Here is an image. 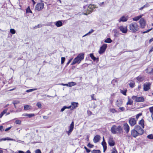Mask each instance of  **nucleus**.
I'll list each match as a JSON object with an SVG mask.
<instances>
[{"mask_svg":"<svg viewBox=\"0 0 153 153\" xmlns=\"http://www.w3.org/2000/svg\"><path fill=\"white\" fill-rule=\"evenodd\" d=\"M144 132V130L137 125H136L134 128L131 130V135L134 138H136L139 135H142Z\"/></svg>","mask_w":153,"mask_h":153,"instance_id":"obj_1","label":"nucleus"},{"mask_svg":"<svg viewBox=\"0 0 153 153\" xmlns=\"http://www.w3.org/2000/svg\"><path fill=\"white\" fill-rule=\"evenodd\" d=\"M95 8L96 6L92 4L84 6L82 10L83 13L84 15H88L91 13Z\"/></svg>","mask_w":153,"mask_h":153,"instance_id":"obj_2","label":"nucleus"},{"mask_svg":"<svg viewBox=\"0 0 153 153\" xmlns=\"http://www.w3.org/2000/svg\"><path fill=\"white\" fill-rule=\"evenodd\" d=\"M111 131L113 134H120L123 133V128L120 126L117 127L115 125H113L111 128Z\"/></svg>","mask_w":153,"mask_h":153,"instance_id":"obj_3","label":"nucleus"},{"mask_svg":"<svg viewBox=\"0 0 153 153\" xmlns=\"http://www.w3.org/2000/svg\"><path fill=\"white\" fill-rule=\"evenodd\" d=\"M84 58V54L83 53H80L73 60L72 62L71 63V65H73L77 63L79 64L81 61L83 60Z\"/></svg>","mask_w":153,"mask_h":153,"instance_id":"obj_4","label":"nucleus"},{"mask_svg":"<svg viewBox=\"0 0 153 153\" xmlns=\"http://www.w3.org/2000/svg\"><path fill=\"white\" fill-rule=\"evenodd\" d=\"M128 28L131 32L135 33L139 30V26L137 23L133 22L129 25Z\"/></svg>","mask_w":153,"mask_h":153,"instance_id":"obj_5","label":"nucleus"},{"mask_svg":"<svg viewBox=\"0 0 153 153\" xmlns=\"http://www.w3.org/2000/svg\"><path fill=\"white\" fill-rule=\"evenodd\" d=\"M44 4L42 2L38 3L36 5L35 10L38 11L41 10L44 7Z\"/></svg>","mask_w":153,"mask_h":153,"instance_id":"obj_6","label":"nucleus"},{"mask_svg":"<svg viewBox=\"0 0 153 153\" xmlns=\"http://www.w3.org/2000/svg\"><path fill=\"white\" fill-rule=\"evenodd\" d=\"M137 120L134 118L131 117L128 119V123L131 126H133L137 123Z\"/></svg>","mask_w":153,"mask_h":153,"instance_id":"obj_7","label":"nucleus"},{"mask_svg":"<svg viewBox=\"0 0 153 153\" xmlns=\"http://www.w3.org/2000/svg\"><path fill=\"white\" fill-rule=\"evenodd\" d=\"M107 48V45L106 44H103L101 46L99 51L98 52L100 54L103 53L105 51Z\"/></svg>","mask_w":153,"mask_h":153,"instance_id":"obj_8","label":"nucleus"},{"mask_svg":"<svg viewBox=\"0 0 153 153\" xmlns=\"http://www.w3.org/2000/svg\"><path fill=\"white\" fill-rule=\"evenodd\" d=\"M108 142V145L110 146H113L115 144V142L114 140L113 137L110 136L109 137Z\"/></svg>","mask_w":153,"mask_h":153,"instance_id":"obj_9","label":"nucleus"},{"mask_svg":"<svg viewBox=\"0 0 153 153\" xmlns=\"http://www.w3.org/2000/svg\"><path fill=\"white\" fill-rule=\"evenodd\" d=\"M132 98H135V101L137 102H143L145 101V99L143 97H137V96H133Z\"/></svg>","mask_w":153,"mask_h":153,"instance_id":"obj_10","label":"nucleus"},{"mask_svg":"<svg viewBox=\"0 0 153 153\" xmlns=\"http://www.w3.org/2000/svg\"><path fill=\"white\" fill-rule=\"evenodd\" d=\"M151 83L149 82L145 83L143 84V90L145 91H148L150 88Z\"/></svg>","mask_w":153,"mask_h":153,"instance_id":"obj_11","label":"nucleus"},{"mask_svg":"<svg viewBox=\"0 0 153 153\" xmlns=\"http://www.w3.org/2000/svg\"><path fill=\"white\" fill-rule=\"evenodd\" d=\"M139 23L140 27L142 28H144L145 27L146 22L143 18H141L139 21Z\"/></svg>","mask_w":153,"mask_h":153,"instance_id":"obj_12","label":"nucleus"},{"mask_svg":"<svg viewBox=\"0 0 153 153\" xmlns=\"http://www.w3.org/2000/svg\"><path fill=\"white\" fill-rule=\"evenodd\" d=\"M74 122L73 121L69 127L68 131H67V134L68 135H69L71 134V132L73 131L74 128Z\"/></svg>","mask_w":153,"mask_h":153,"instance_id":"obj_13","label":"nucleus"},{"mask_svg":"<svg viewBox=\"0 0 153 153\" xmlns=\"http://www.w3.org/2000/svg\"><path fill=\"white\" fill-rule=\"evenodd\" d=\"M123 128L126 134H128L130 131V127L126 123L123 124Z\"/></svg>","mask_w":153,"mask_h":153,"instance_id":"obj_14","label":"nucleus"},{"mask_svg":"<svg viewBox=\"0 0 153 153\" xmlns=\"http://www.w3.org/2000/svg\"><path fill=\"white\" fill-rule=\"evenodd\" d=\"M119 28L120 31L122 32L123 33H126L128 31L127 27V26L124 27L123 26H120L119 27Z\"/></svg>","mask_w":153,"mask_h":153,"instance_id":"obj_15","label":"nucleus"},{"mask_svg":"<svg viewBox=\"0 0 153 153\" xmlns=\"http://www.w3.org/2000/svg\"><path fill=\"white\" fill-rule=\"evenodd\" d=\"M139 126L143 129L145 127V121L143 119H142L138 122Z\"/></svg>","mask_w":153,"mask_h":153,"instance_id":"obj_16","label":"nucleus"},{"mask_svg":"<svg viewBox=\"0 0 153 153\" xmlns=\"http://www.w3.org/2000/svg\"><path fill=\"white\" fill-rule=\"evenodd\" d=\"M76 83L74 82H68V84L62 83L61 85L64 86H67V87H71L76 85Z\"/></svg>","mask_w":153,"mask_h":153,"instance_id":"obj_17","label":"nucleus"},{"mask_svg":"<svg viewBox=\"0 0 153 153\" xmlns=\"http://www.w3.org/2000/svg\"><path fill=\"white\" fill-rule=\"evenodd\" d=\"M101 144L103 147V152H104L107 149V144L105 140L104 137H103V140Z\"/></svg>","mask_w":153,"mask_h":153,"instance_id":"obj_18","label":"nucleus"},{"mask_svg":"<svg viewBox=\"0 0 153 153\" xmlns=\"http://www.w3.org/2000/svg\"><path fill=\"white\" fill-rule=\"evenodd\" d=\"M101 137L100 135L97 134L94 136L93 141L94 143H96L98 142L100 140Z\"/></svg>","mask_w":153,"mask_h":153,"instance_id":"obj_19","label":"nucleus"},{"mask_svg":"<svg viewBox=\"0 0 153 153\" xmlns=\"http://www.w3.org/2000/svg\"><path fill=\"white\" fill-rule=\"evenodd\" d=\"M123 104V101L122 99L117 100L116 101V105L117 107H120Z\"/></svg>","mask_w":153,"mask_h":153,"instance_id":"obj_20","label":"nucleus"},{"mask_svg":"<svg viewBox=\"0 0 153 153\" xmlns=\"http://www.w3.org/2000/svg\"><path fill=\"white\" fill-rule=\"evenodd\" d=\"M78 105L79 104L78 102H71V105L70 106H71V109L73 110L78 107Z\"/></svg>","mask_w":153,"mask_h":153,"instance_id":"obj_21","label":"nucleus"},{"mask_svg":"<svg viewBox=\"0 0 153 153\" xmlns=\"http://www.w3.org/2000/svg\"><path fill=\"white\" fill-rule=\"evenodd\" d=\"M128 20V18L127 17H126L125 16H122L119 20L118 21L119 22H126Z\"/></svg>","mask_w":153,"mask_h":153,"instance_id":"obj_22","label":"nucleus"},{"mask_svg":"<svg viewBox=\"0 0 153 153\" xmlns=\"http://www.w3.org/2000/svg\"><path fill=\"white\" fill-rule=\"evenodd\" d=\"M90 57L94 61H97V62H98L99 61V58H96L95 57L94 54L92 53H90L89 55Z\"/></svg>","mask_w":153,"mask_h":153,"instance_id":"obj_23","label":"nucleus"},{"mask_svg":"<svg viewBox=\"0 0 153 153\" xmlns=\"http://www.w3.org/2000/svg\"><path fill=\"white\" fill-rule=\"evenodd\" d=\"M24 108L25 110L27 111L29 109H31L32 107L30 105H26L24 106Z\"/></svg>","mask_w":153,"mask_h":153,"instance_id":"obj_24","label":"nucleus"},{"mask_svg":"<svg viewBox=\"0 0 153 153\" xmlns=\"http://www.w3.org/2000/svg\"><path fill=\"white\" fill-rule=\"evenodd\" d=\"M55 25L57 27H60L62 25V23L61 21H58L55 22Z\"/></svg>","mask_w":153,"mask_h":153,"instance_id":"obj_25","label":"nucleus"},{"mask_svg":"<svg viewBox=\"0 0 153 153\" xmlns=\"http://www.w3.org/2000/svg\"><path fill=\"white\" fill-rule=\"evenodd\" d=\"M142 16V15H140V16L135 17L132 18V20L133 21H137L140 19Z\"/></svg>","mask_w":153,"mask_h":153,"instance_id":"obj_26","label":"nucleus"},{"mask_svg":"<svg viewBox=\"0 0 153 153\" xmlns=\"http://www.w3.org/2000/svg\"><path fill=\"white\" fill-rule=\"evenodd\" d=\"M127 91V90L126 88L125 89H124L123 90H120V92L125 96L127 95L126 93Z\"/></svg>","mask_w":153,"mask_h":153,"instance_id":"obj_27","label":"nucleus"},{"mask_svg":"<svg viewBox=\"0 0 153 153\" xmlns=\"http://www.w3.org/2000/svg\"><path fill=\"white\" fill-rule=\"evenodd\" d=\"M136 79L140 82L143 81L144 80L143 77L141 76H139L136 78Z\"/></svg>","mask_w":153,"mask_h":153,"instance_id":"obj_28","label":"nucleus"},{"mask_svg":"<svg viewBox=\"0 0 153 153\" xmlns=\"http://www.w3.org/2000/svg\"><path fill=\"white\" fill-rule=\"evenodd\" d=\"M128 101L126 103V105H132L133 103V100L129 98L128 97Z\"/></svg>","mask_w":153,"mask_h":153,"instance_id":"obj_29","label":"nucleus"},{"mask_svg":"<svg viewBox=\"0 0 153 153\" xmlns=\"http://www.w3.org/2000/svg\"><path fill=\"white\" fill-rule=\"evenodd\" d=\"M35 114H25L24 116H27L29 118H30L32 117H34L35 116Z\"/></svg>","mask_w":153,"mask_h":153,"instance_id":"obj_30","label":"nucleus"},{"mask_svg":"<svg viewBox=\"0 0 153 153\" xmlns=\"http://www.w3.org/2000/svg\"><path fill=\"white\" fill-rule=\"evenodd\" d=\"M130 87L131 88L134 87L135 86V84L134 81H132L129 84Z\"/></svg>","mask_w":153,"mask_h":153,"instance_id":"obj_31","label":"nucleus"},{"mask_svg":"<svg viewBox=\"0 0 153 153\" xmlns=\"http://www.w3.org/2000/svg\"><path fill=\"white\" fill-rule=\"evenodd\" d=\"M71 108V106H64L61 108L60 111L63 112L66 109H70Z\"/></svg>","mask_w":153,"mask_h":153,"instance_id":"obj_32","label":"nucleus"},{"mask_svg":"<svg viewBox=\"0 0 153 153\" xmlns=\"http://www.w3.org/2000/svg\"><path fill=\"white\" fill-rule=\"evenodd\" d=\"M112 41L110 38H107L104 41V42L107 43H110L112 42Z\"/></svg>","mask_w":153,"mask_h":153,"instance_id":"obj_33","label":"nucleus"},{"mask_svg":"<svg viewBox=\"0 0 153 153\" xmlns=\"http://www.w3.org/2000/svg\"><path fill=\"white\" fill-rule=\"evenodd\" d=\"M92 153H101V152L100 150L94 149L91 151Z\"/></svg>","mask_w":153,"mask_h":153,"instance_id":"obj_34","label":"nucleus"},{"mask_svg":"<svg viewBox=\"0 0 153 153\" xmlns=\"http://www.w3.org/2000/svg\"><path fill=\"white\" fill-rule=\"evenodd\" d=\"M109 111L113 113L117 112V111L114 108H110Z\"/></svg>","mask_w":153,"mask_h":153,"instance_id":"obj_35","label":"nucleus"},{"mask_svg":"<svg viewBox=\"0 0 153 153\" xmlns=\"http://www.w3.org/2000/svg\"><path fill=\"white\" fill-rule=\"evenodd\" d=\"M26 12L27 13H32V12L30 10V7L29 6H28V7L27 8L26 10Z\"/></svg>","mask_w":153,"mask_h":153,"instance_id":"obj_36","label":"nucleus"},{"mask_svg":"<svg viewBox=\"0 0 153 153\" xmlns=\"http://www.w3.org/2000/svg\"><path fill=\"white\" fill-rule=\"evenodd\" d=\"M142 115V113H139L137 114L136 116V120H137L138 118H139V117L141 116Z\"/></svg>","mask_w":153,"mask_h":153,"instance_id":"obj_37","label":"nucleus"},{"mask_svg":"<svg viewBox=\"0 0 153 153\" xmlns=\"http://www.w3.org/2000/svg\"><path fill=\"white\" fill-rule=\"evenodd\" d=\"M119 109L120 110L119 111V112L121 111H123L125 110V108L123 107H119Z\"/></svg>","mask_w":153,"mask_h":153,"instance_id":"obj_38","label":"nucleus"},{"mask_svg":"<svg viewBox=\"0 0 153 153\" xmlns=\"http://www.w3.org/2000/svg\"><path fill=\"white\" fill-rule=\"evenodd\" d=\"M147 138L150 139H153V134H150L148 135L147 136Z\"/></svg>","mask_w":153,"mask_h":153,"instance_id":"obj_39","label":"nucleus"},{"mask_svg":"<svg viewBox=\"0 0 153 153\" xmlns=\"http://www.w3.org/2000/svg\"><path fill=\"white\" fill-rule=\"evenodd\" d=\"M10 33L12 34H14L16 33V31L13 29H10Z\"/></svg>","mask_w":153,"mask_h":153,"instance_id":"obj_40","label":"nucleus"},{"mask_svg":"<svg viewBox=\"0 0 153 153\" xmlns=\"http://www.w3.org/2000/svg\"><path fill=\"white\" fill-rule=\"evenodd\" d=\"M36 106L39 108H42V105L40 102H38L36 103Z\"/></svg>","mask_w":153,"mask_h":153,"instance_id":"obj_41","label":"nucleus"},{"mask_svg":"<svg viewBox=\"0 0 153 153\" xmlns=\"http://www.w3.org/2000/svg\"><path fill=\"white\" fill-rule=\"evenodd\" d=\"M65 60V58L64 57H62L61 58V64H63Z\"/></svg>","mask_w":153,"mask_h":153,"instance_id":"obj_42","label":"nucleus"},{"mask_svg":"<svg viewBox=\"0 0 153 153\" xmlns=\"http://www.w3.org/2000/svg\"><path fill=\"white\" fill-rule=\"evenodd\" d=\"M117 150L115 148H113V150L112 151L111 153H117Z\"/></svg>","mask_w":153,"mask_h":153,"instance_id":"obj_43","label":"nucleus"},{"mask_svg":"<svg viewBox=\"0 0 153 153\" xmlns=\"http://www.w3.org/2000/svg\"><path fill=\"white\" fill-rule=\"evenodd\" d=\"M15 123L17 124H20L21 123V121L20 120H16Z\"/></svg>","mask_w":153,"mask_h":153,"instance_id":"obj_44","label":"nucleus"},{"mask_svg":"<svg viewBox=\"0 0 153 153\" xmlns=\"http://www.w3.org/2000/svg\"><path fill=\"white\" fill-rule=\"evenodd\" d=\"M149 110L151 114H153V106L149 108Z\"/></svg>","mask_w":153,"mask_h":153,"instance_id":"obj_45","label":"nucleus"},{"mask_svg":"<svg viewBox=\"0 0 153 153\" xmlns=\"http://www.w3.org/2000/svg\"><path fill=\"white\" fill-rule=\"evenodd\" d=\"M94 30L93 29H91L90 31L88 33L85 34L83 36H85L88 34H90L94 32Z\"/></svg>","mask_w":153,"mask_h":153,"instance_id":"obj_46","label":"nucleus"},{"mask_svg":"<svg viewBox=\"0 0 153 153\" xmlns=\"http://www.w3.org/2000/svg\"><path fill=\"white\" fill-rule=\"evenodd\" d=\"M7 111V109H5L3 111L1 112V115L3 116V115L5 114V113H6Z\"/></svg>","mask_w":153,"mask_h":153,"instance_id":"obj_47","label":"nucleus"},{"mask_svg":"<svg viewBox=\"0 0 153 153\" xmlns=\"http://www.w3.org/2000/svg\"><path fill=\"white\" fill-rule=\"evenodd\" d=\"M13 103L14 104V105H15H15L16 104H17L19 103V101L18 100L14 101L13 102Z\"/></svg>","mask_w":153,"mask_h":153,"instance_id":"obj_48","label":"nucleus"},{"mask_svg":"<svg viewBox=\"0 0 153 153\" xmlns=\"http://www.w3.org/2000/svg\"><path fill=\"white\" fill-rule=\"evenodd\" d=\"M84 148L85 149L87 153H89L90 152L91 150L88 149L85 146H84Z\"/></svg>","mask_w":153,"mask_h":153,"instance_id":"obj_49","label":"nucleus"},{"mask_svg":"<svg viewBox=\"0 0 153 153\" xmlns=\"http://www.w3.org/2000/svg\"><path fill=\"white\" fill-rule=\"evenodd\" d=\"M109 102L110 103V104L111 105H112L113 104V101H114V99L112 98H110L109 99Z\"/></svg>","mask_w":153,"mask_h":153,"instance_id":"obj_50","label":"nucleus"},{"mask_svg":"<svg viewBox=\"0 0 153 153\" xmlns=\"http://www.w3.org/2000/svg\"><path fill=\"white\" fill-rule=\"evenodd\" d=\"M94 94H92L91 95V100H96V98L94 97Z\"/></svg>","mask_w":153,"mask_h":153,"instance_id":"obj_51","label":"nucleus"},{"mask_svg":"<svg viewBox=\"0 0 153 153\" xmlns=\"http://www.w3.org/2000/svg\"><path fill=\"white\" fill-rule=\"evenodd\" d=\"M87 146L90 148H92L94 147V146L89 143L88 144Z\"/></svg>","mask_w":153,"mask_h":153,"instance_id":"obj_52","label":"nucleus"},{"mask_svg":"<svg viewBox=\"0 0 153 153\" xmlns=\"http://www.w3.org/2000/svg\"><path fill=\"white\" fill-rule=\"evenodd\" d=\"M35 90H36V89H30L27 90L26 91L27 92H30L32 91H34Z\"/></svg>","mask_w":153,"mask_h":153,"instance_id":"obj_53","label":"nucleus"},{"mask_svg":"<svg viewBox=\"0 0 153 153\" xmlns=\"http://www.w3.org/2000/svg\"><path fill=\"white\" fill-rule=\"evenodd\" d=\"M1 140H11V139H10V138H3L2 139H1Z\"/></svg>","mask_w":153,"mask_h":153,"instance_id":"obj_54","label":"nucleus"},{"mask_svg":"<svg viewBox=\"0 0 153 153\" xmlns=\"http://www.w3.org/2000/svg\"><path fill=\"white\" fill-rule=\"evenodd\" d=\"M87 114L88 116H91L92 114V112L90 110L87 111Z\"/></svg>","mask_w":153,"mask_h":153,"instance_id":"obj_55","label":"nucleus"},{"mask_svg":"<svg viewBox=\"0 0 153 153\" xmlns=\"http://www.w3.org/2000/svg\"><path fill=\"white\" fill-rule=\"evenodd\" d=\"M35 153H42V152L39 149H37L36 150Z\"/></svg>","mask_w":153,"mask_h":153,"instance_id":"obj_56","label":"nucleus"},{"mask_svg":"<svg viewBox=\"0 0 153 153\" xmlns=\"http://www.w3.org/2000/svg\"><path fill=\"white\" fill-rule=\"evenodd\" d=\"M141 87H142V86H141V85H139L138 86V88H137V90L138 91H140V89L141 88Z\"/></svg>","mask_w":153,"mask_h":153,"instance_id":"obj_57","label":"nucleus"},{"mask_svg":"<svg viewBox=\"0 0 153 153\" xmlns=\"http://www.w3.org/2000/svg\"><path fill=\"white\" fill-rule=\"evenodd\" d=\"M149 74L150 75H153V68H152L151 71H150L149 72Z\"/></svg>","mask_w":153,"mask_h":153,"instance_id":"obj_58","label":"nucleus"},{"mask_svg":"<svg viewBox=\"0 0 153 153\" xmlns=\"http://www.w3.org/2000/svg\"><path fill=\"white\" fill-rule=\"evenodd\" d=\"M152 29V28H151L150 29L148 30H146V31L143 32V33H148V32H149V31H150Z\"/></svg>","mask_w":153,"mask_h":153,"instance_id":"obj_59","label":"nucleus"},{"mask_svg":"<svg viewBox=\"0 0 153 153\" xmlns=\"http://www.w3.org/2000/svg\"><path fill=\"white\" fill-rule=\"evenodd\" d=\"M145 71H146V73L149 74V72H150V71H149L148 68H147L146 69Z\"/></svg>","mask_w":153,"mask_h":153,"instance_id":"obj_60","label":"nucleus"},{"mask_svg":"<svg viewBox=\"0 0 153 153\" xmlns=\"http://www.w3.org/2000/svg\"><path fill=\"white\" fill-rule=\"evenodd\" d=\"M72 59H70L69 61H68L67 62V63H66V65L67 66L71 62L72 60Z\"/></svg>","mask_w":153,"mask_h":153,"instance_id":"obj_61","label":"nucleus"},{"mask_svg":"<svg viewBox=\"0 0 153 153\" xmlns=\"http://www.w3.org/2000/svg\"><path fill=\"white\" fill-rule=\"evenodd\" d=\"M0 131H4L3 127L2 126H0Z\"/></svg>","mask_w":153,"mask_h":153,"instance_id":"obj_62","label":"nucleus"},{"mask_svg":"<svg viewBox=\"0 0 153 153\" xmlns=\"http://www.w3.org/2000/svg\"><path fill=\"white\" fill-rule=\"evenodd\" d=\"M43 117L44 119H47L49 117L46 116H43Z\"/></svg>","mask_w":153,"mask_h":153,"instance_id":"obj_63","label":"nucleus"},{"mask_svg":"<svg viewBox=\"0 0 153 153\" xmlns=\"http://www.w3.org/2000/svg\"><path fill=\"white\" fill-rule=\"evenodd\" d=\"M153 41V38L149 40V43H151L152 41Z\"/></svg>","mask_w":153,"mask_h":153,"instance_id":"obj_64","label":"nucleus"}]
</instances>
